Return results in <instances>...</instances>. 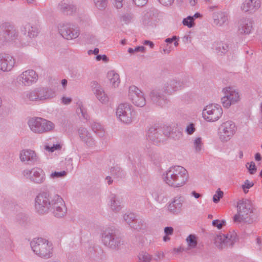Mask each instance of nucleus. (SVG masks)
I'll list each match as a JSON object with an SVG mask.
<instances>
[{
	"label": "nucleus",
	"instance_id": "nucleus-1",
	"mask_svg": "<svg viewBox=\"0 0 262 262\" xmlns=\"http://www.w3.org/2000/svg\"><path fill=\"white\" fill-rule=\"evenodd\" d=\"M184 87V82L180 79H170L163 84L162 88L153 90L150 97L154 103L162 107H165L168 102L165 94L172 95Z\"/></svg>",
	"mask_w": 262,
	"mask_h": 262
},
{
	"label": "nucleus",
	"instance_id": "nucleus-2",
	"mask_svg": "<svg viewBox=\"0 0 262 262\" xmlns=\"http://www.w3.org/2000/svg\"><path fill=\"white\" fill-rule=\"evenodd\" d=\"M164 182L169 186L174 188H180L185 185L189 180L187 170L181 166L169 167L162 174Z\"/></svg>",
	"mask_w": 262,
	"mask_h": 262
},
{
	"label": "nucleus",
	"instance_id": "nucleus-3",
	"mask_svg": "<svg viewBox=\"0 0 262 262\" xmlns=\"http://www.w3.org/2000/svg\"><path fill=\"white\" fill-rule=\"evenodd\" d=\"M57 94V91L54 88L40 86L26 92L24 94V97L30 101L45 102L55 98Z\"/></svg>",
	"mask_w": 262,
	"mask_h": 262
},
{
	"label": "nucleus",
	"instance_id": "nucleus-4",
	"mask_svg": "<svg viewBox=\"0 0 262 262\" xmlns=\"http://www.w3.org/2000/svg\"><path fill=\"white\" fill-rule=\"evenodd\" d=\"M30 246L33 252L40 257L48 259L53 256V244L47 239L35 238L30 242Z\"/></svg>",
	"mask_w": 262,
	"mask_h": 262
},
{
	"label": "nucleus",
	"instance_id": "nucleus-5",
	"mask_svg": "<svg viewBox=\"0 0 262 262\" xmlns=\"http://www.w3.org/2000/svg\"><path fill=\"white\" fill-rule=\"evenodd\" d=\"M237 213L233 217V221L235 223H244L251 224L252 219L250 214L253 213L252 203L249 200L242 199L237 203Z\"/></svg>",
	"mask_w": 262,
	"mask_h": 262
},
{
	"label": "nucleus",
	"instance_id": "nucleus-6",
	"mask_svg": "<svg viewBox=\"0 0 262 262\" xmlns=\"http://www.w3.org/2000/svg\"><path fill=\"white\" fill-rule=\"evenodd\" d=\"M116 114L117 119L122 123L129 125L136 119L137 112L129 103L119 104L116 108Z\"/></svg>",
	"mask_w": 262,
	"mask_h": 262
},
{
	"label": "nucleus",
	"instance_id": "nucleus-7",
	"mask_svg": "<svg viewBox=\"0 0 262 262\" xmlns=\"http://www.w3.org/2000/svg\"><path fill=\"white\" fill-rule=\"evenodd\" d=\"M30 129L35 134H41L52 131L55 124L52 121L41 117H32L28 121Z\"/></svg>",
	"mask_w": 262,
	"mask_h": 262
},
{
	"label": "nucleus",
	"instance_id": "nucleus-8",
	"mask_svg": "<svg viewBox=\"0 0 262 262\" xmlns=\"http://www.w3.org/2000/svg\"><path fill=\"white\" fill-rule=\"evenodd\" d=\"M223 96L221 103L224 107L229 108L232 105L238 103L241 99L239 90L233 86H226L222 89Z\"/></svg>",
	"mask_w": 262,
	"mask_h": 262
},
{
	"label": "nucleus",
	"instance_id": "nucleus-9",
	"mask_svg": "<svg viewBox=\"0 0 262 262\" xmlns=\"http://www.w3.org/2000/svg\"><path fill=\"white\" fill-rule=\"evenodd\" d=\"M237 131L235 123L231 120L223 121L218 128V136L220 140L223 143L230 141L234 136Z\"/></svg>",
	"mask_w": 262,
	"mask_h": 262
},
{
	"label": "nucleus",
	"instance_id": "nucleus-10",
	"mask_svg": "<svg viewBox=\"0 0 262 262\" xmlns=\"http://www.w3.org/2000/svg\"><path fill=\"white\" fill-rule=\"evenodd\" d=\"M53 195H51L49 192H41L37 194L35 198V208L41 214L47 213L51 208Z\"/></svg>",
	"mask_w": 262,
	"mask_h": 262
},
{
	"label": "nucleus",
	"instance_id": "nucleus-11",
	"mask_svg": "<svg viewBox=\"0 0 262 262\" xmlns=\"http://www.w3.org/2000/svg\"><path fill=\"white\" fill-rule=\"evenodd\" d=\"M57 28L60 35L68 40L78 38L80 33L79 28L70 23H60L58 25Z\"/></svg>",
	"mask_w": 262,
	"mask_h": 262
},
{
	"label": "nucleus",
	"instance_id": "nucleus-12",
	"mask_svg": "<svg viewBox=\"0 0 262 262\" xmlns=\"http://www.w3.org/2000/svg\"><path fill=\"white\" fill-rule=\"evenodd\" d=\"M22 174L26 179L35 184H42L46 179L45 171L38 167L26 168L22 171Z\"/></svg>",
	"mask_w": 262,
	"mask_h": 262
},
{
	"label": "nucleus",
	"instance_id": "nucleus-13",
	"mask_svg": "<svg viewBox=\"0 0 262 262\" xmlns=\"http://www.w3.org/2000/svg\"><path fill=\"white\" fill-rule=\"evenodd\" d=\"M223 114L221 106L218 104H209L203 110L202 116L207 122H213L220 119Z\"/></svg>",
	"mask_w": 262,
	"mask_h": 262
},
{
	"label": "nucleus",
	"instance_id": "nucleus-14",
	"mask_svg": "<svg viewBox=\"0 0 262 262\" xmlns=\"http://www.w3.org/2000/svg\"><path fill=\"white\" fill-rule=\"evenodd\" d=\"M236 233L232 231L227 234L216 235L214 238V243L217 248L222 249L232 247L236 242Z\"/></svg>",
	"mask_w": 262,
	"mask_h": 262
},
{
	"label": "nucleus",
	"instance_id": "nucleus-15",
	"mask_svg": "<svg viewBox=\"0 0 262 262\" xmlns=\"http://www.w3.org/2000/svg\"><path fill=\"white\" fill-rule=\"evenodd\" d=\"M50 210L53 215L57 218L64 217L67 209L63 199L58 194H54Z\"/></svg>",
	"mask_w": 262,
	"mask_h": 262
},
{
	"label": "nucleus",
	"instance_id": "nucleus-16",
	"mask_svg": "<svg viewBox=\"0 0 262 262\" xmlns=\"http://www.w3.org/2000/svg\"><path fill=\"white\" fill-rule=\"evenodd\" d=\"M170 134V130L168 127L165 130L162 128L151 127L147 132L146 138L154 144H159L163 142Z\"/></svg>",
	"mask_w": 262,
	"mask_h": 262
},
{
	"label": "nucleus",
	"instance_id": "nucleus-17",
	"mask_svg": "<svg viewBox=\"0 0 262 262\" xmlns=\"http://www.w3.org/2000/svg\"><path fill=\"white\" fill-rule=\"evenodd\" d=\"M38 75L33 70H27L20 74L16 79V82L21 86H29L35 83L38 80Z\"/></svg>",
	"mask_w": 262,
	"mask_h": 262
},
{
	"label": "nucleus",
	"instance_id": "nucleus-18",
	"mask_svg": "<svg viewBox=\"0 0 262 262\" xmlns=\"http://www.w3.org/2000/svg\"><path fill=\"white\" fill-rule=\"evenodd\" d=\"M101 240L103 244L111 248H117L121 243V239L117 236L113 230L106 229L101 234Z\"/></svg>",
	"mask_w": 262,
	"mask_h": 262
},
{
	"label": "nucleus",
	"instance_id": "nucleus-19",
	"mask_svg": "<svg viewBox=\"0 0 262 262\" xmlns=\"http://www.w3.org/2000/svg\"><path fill=\"white\" fill-rule=\"evenodd\" d=\"M184 198L177 195L171 199L166 205L167 210L170 214L178 215L181 213L184 203Z\"/></svg>",
	"mask_w": 262,
	"mask_h": 262
},
{
	"label": "nucleus",
	"instance_id": "nucleus-20",
	"mask_svg": "<svg viewBox=\"0 0 262 262\" xmlns=\"http://www.w3.org/2000/svg\"><path fill=\"white\" fill-rule=\"evenodd\" d=\"M253 20L249 17L241 18L238 23V33L244 35L250 34L253 29Z\"/></svg>",
	"mask_w": 262,
	"mask_h": 262
},
{
	"label": "nucleus",
	"instance_id": "nucleus-21",
	"mask_svg": "<svg viewBox=\"0 0 262 262\" xmlns=\"http://www.w3.org/2000/svg\"><path fill=\"white\" fill-rule=\"evenodd\" d=\"M15 64V59L8 54H0V70L4 72L10 71Z\"/></svg>",
	"mask_w": 262,
	"mask_h": 262
},
{
	"label": "nucleus",
	"instance_id": "nucleus-22",
	"mask_svg": "<svg viewBox=\"0 0 262 262\" xmlns=\"http://www.w3.org/2000/svg\"><path fill=\"white\" fill-rule=\"evenodd\" d=\"M261 6L260 0H245L241 6V10L248 14H253L256 12Z\"/></svg>",
	"mask_w": 262,
	"mask_h": 262
},
{
	"label": "nucleus",
	"instance_id": "nucleus-23",
	"mask_svg": "<svg viewBox=\"0 0 262 262\" xmlns=\"http://www.w3.org/2000/svg\"><path fill=\"white\" fill-rule=\"evenodd\" d=\"M80 140L89 147H93L95 145L96 142L92 134L84 127H80L78 130Z\"/></svg>",
	"mask_w": 262,
	"mask_h": 262
},
{
	"label": "nucleus",
	"instance_id": "nucleus-24",
	"mask_svg": "<svg viewBox=\"0 0 262 262\" xmlns=\"http://www.w3.org/2000/svg\"><path fill=\"white\" fill-rule=\"evenodd\" d=\"M19 158L21 162L30 164H34L38 161V157L35 151L29 149L21 150Z\"/></svg>",
	"mask_w": 262,
	"mask_h": 262
},
{
	"label": "nucleus",
	"instance_id": "nucleus-25",
	"mask_svg": "<svg viewBox=\"0 0 262 262\" xmlns=\"http://www.w3.org/2000/svg\"><path fill=\"white\" fill-rule=\"evenodd\" d=\"M92 90L97 99L102 103L106 104L109 101V98L105 93L103 88L97 82L94 81Z\"/></svg>",
	"mask_w": 262,
	"mask_h": 262
},
{
	"label": "nucleus",
	"instance_id": "nucleus-26",
	"mask_svg": "<svg viewBox=\"0 0 262 262\" xmlns=\"http://www.w3.org/2000/svg\"><path fill=\"white\" fill-rule=\"evenodd\" d=\"M21 32L29 38L36 37L39 33L38 27L33 24L26 23L20 27Z\"/></svg>",
	"mask_w": 262,
	"mask_h": 262
},
{
	"label": "nucleus",
	"instance_id": "nucleus-27",
	"mask_svg": "<svg viewBox=\"0 0 262 262\" xmlns=\"http://www.w3.org/2000/svg\"><path fill=\"white\" fill-rule=\"evenodd\" d=\"M212 18L215 26L223 27L228 23L229 13L226 11H216L213 13Z\"/></svg>",
	"mask_w": 262,
	"mask_h": 262
},
{
	"label": "nucleus",
	"instance_id": "nucleus-28",
	"mask_svg": "<svg viewBox=\"0 0 262 262\" xmlns=\"http://www.w3.org/2000/svg\"><path fill=\"white\" fill-rule=\"evenodd\" d=\"M58 9L67 15H72L76 12V7L70 0H63L58 5Z\"/></svg>",
	"mask_w": 262,
	"mask_h": 262
},
{
	"label": "nucleus",
	"instance_id": "nucleus-29",
	"mask_svg": "<svg viewBox=\"0 0 262 262\" xmlns=\"http://www.w3.org/2000/svg\"><path fill=\"white\" fill-rule=\"evenodd\" d=\"M109 199V205L111 210L116 212L119 211L122 208L121 198L114 194H111Z\"/></svg>",
	"mask_w": 262,
	"mask_h": 262
},
{
	"label": "nucleus",
	"instance_id": "nucleus-30",
	"mask_svg": "<svg viewBox=\"0 0 262 262\" xmlns=\"http://www.w3.org/2000/svg\"><path fill=\"white\" fill-rule=\"evenodd\" d=\"M151 195L158 203L162 204L167 200L168 195L165 190L158 189L152 192Z\"/></svg>",
	"mask_w": 262,
	"mask_h": 262
},
{
	"label": "nucleus",
	"instance_id": "nucleus-31",
	"mask_svg": "<svg viewBox=\"0 0 262 262\" xmlns=\"http://www.w3.org/2000/svg\"><path fill=\"white\" fill-rule=\"evenodd\" d=\"M5 37L8 41H13L16 39L18 36V32L16 28L13 25L7 26L5 32Z\"/></svg>",
	"mask_w": 262,
	"mask_h": 262
},
{
	"label": "nucleus",
	"instance_id": "nucleus-32",
	"mask_svg": "<svg viewBox=\"0 0 262 262\" xmlns=\"http://www.w3.org/2000/svg\"><path fill=\"white\" fill-rule=\"evenodd\" d=\"M107 78L112 87L114 88L118 87L120 79L118 73L113 70L110 71L107 73Z\"/></svg>",
	"mask_w": 262,
	"mask_h": 262
},
{
	"label": "nucleus",
	"instance_id": "nucleus-33",
	"mask_svg": "<svg viewBox=\"0 0 262 262\" xmlns=\"http://www.w3.org/2000/svg\"><path fill=\"white\" fill-rule=\"evenodd\" d=\"M212 49L217 53H225L229 49V45L222 41L214 42L212 45Z\"/></svg>",
	"mask_w": 262,
	"mask_h": 262
},
{
	"label": "nucleus",
	"instance_id": "nucleus-34",
	"mask_svg": "<svg viewBox=\"0 0 262 262\" xmlns=\"http://www.w3.org/2000/svg\"><path fill=\"white\" fill-rule=\"evenodd\" d=\"M110 173L114 179H119L123 178L125 177V172L122 168L116 165L110 169Z\"/></svg>",
	"mask_w": 262,
	"mask_h": 262
},
{
	"label": "nucleus",
	"instance_id": "nucleus-35",
	"mask_svg": "<svg viewBox=\"0 0 262 262\" xmlns=\"http://www.w3.org/2000/svg\"><path fill=\"white\" fill-rule=\"evenodd\" d=\"M76 113L80 118H82L85 120H88V114L87 113L86 109L83 106L82 102L78 101L77 103Z\"/></svg>",
	"mask_w": 262,
	"mask_h": 262
},
{
	"label": "nucleus",
	"instance_id": "nucleus-36",
	"mask_svg": "<svg viewBox=\"0 0 262 262\" xmlns=\"http://www.w3.org/2000/svg\"><path fill=\"white\" fill-rule=\"evenodd\" d=\"M144 95L143 93L136 86L131 85L128 88V99L136 100L135 98L139 95Z\"/></svg>",
	"mask_w": 262,
	"mask_h": 262
},
{
	"label": "nucleus",
	"instance_id": "nucleus-37",
	"mask_svg": "<svg viewBox=\"0 0 262 262\" xmlns=\"http://www.w3.org/2000/svg\"><path fill=\"white\" fill-rule=\"evenodd\" d=\"M191 144L195 152L200 153L203 149V143L201 137H198L194 138Z\"/></svg>",
	"mask_w": 262,
	"mask_h": 262
},
{
	"label": "nucleus",
	"instance_id": "nucleus-38",
	"mask_svg": "<svg viewBox=\"0 0 262 262\" xmlns=\"http://www.w3.org/2000/svg\"><path fill=\"white\" fill-rule=\"evenodd\" d=\"M91 126L93 131L100 138H103L104 136L105 131L100 123L94 122L91 124Z\"/></svg>",
	"mask_w": 262,
	"mask_h": 262
},
{
	"label": "nucleus",
	"instance_id": "nucleus-39",
	"mask_svg": "<svg viewBox=\"0 0 262 262\" xmlns=\"http://www.w3.org/2000/svg\"><path fill=\"white\" fill-rule=\"evenodd\" d=\"M186 242L187 244V249L189 250L196 248L198 241L197 236L194 234H190L186 238Z\"/></svg>",
	"mask_w": 262,
	"mask_h": 262
},
{
	"label": "nucleus",
	"instance_id": "nucleus-40",
	"mask_svg": "<svg viewBox=\"0 0 262 262\" xmlns=\"http://www.w3.org/2000/svg\"><path fill=\"white\" fill-rule=\"evenodd\" d=\"M136 100L130 99L132 102L136 106L143 107L146 104V100L144 95H139L135 98Z\"/></svg>",
	"mask_w": 262,
	"mask_h": 262
},
{
	"label": "nucleus",
	"instance_id": "nucleus-41",
	"mask_svg": "<svg viewBox=\"0 0 262 262\" xmlns=\"http://www.w3.org/2000/svg\"><path fill=\"white\" fill-rule=\"evenodd\" d=\"M61 148L62 144L60 143L54 144L52 145L47 144L45 146V149L49 152H53L55 151H59L61 149Z\"/></svg>",
	"mask_w": 262,
	"mask_h": 262
},
{
	"label": "nucleus",
	"instance_id": "nucleus-42",
	"mask_svg": "<svg viewBox=\"0 0 262 262\" xmlns=\"http://www.w3.org/2000/svg\"><path fill=\"white\" fill-rule=\"evenodd\" d=\"M131 228L136 230L137 231H140L141 230H143L145 229L146 226L145 224L143 221H135L133 224L130 226Z\"/></svg>",
	"mask_w": 262,
	"mask_h": 262
},
{
	"label": "nucleus",
	"instance_id": "nucleus-43",
	"mask_svg": "<svg viewBox=\"0 0 262 262\" xmlns=\"http://www.w3.org/2000/svg\"><path fill=\"white\" fill-rule=\"evenodd\" d=\"M139 260L138 262H150L151 256L147 252H142L138 255Z\"/></svg>",
	"mask_w": 262,
	"mask_h": 262
},
{
	"label": "nucleus",
	"instance_id": "nucleus-44",
	"mask_svg": "<svg viewBox=\"0 0 262 262\" xmlns=\"http://www.w3.org/2000/svg\"><path fill=\"white\" fill-rule=\"evenodd\" d=\"M135 215L133 213H125L123 215L124 220L130 226L133 222H135Z\"/></svg>",
	"mask_w": 262,
	"mask_h": 262
},
{
	"label": "nucleus",
	"instance_id": "nucleus-45",
	"mask_svg": "<svg viewBox=\"0 0 262 262\" xmlns=\"http://www.w3.org/2000/svg\"><path fill=\"white\" fill-rule=\"evenodd\" d=\"M183 25L187 26L188 28H192L194 26L193 17L189 16L184 18L182 21Z\"/></svg>",
	"mask_w": 262,
	"mask_h": 262
},
{
	"label": "nucleus",
	"instance_id": "nucleus-46",
	"mask_svg": "<svg viewBox=\"0 0 262 262\" xmlns=\"http://www.w3.org/2000/svg\"><path fill=\"white\" fill-rule=\"evenodd\" d=\"M67 174V172L65 171H54L52 172L50 174V179H56L59 178H62L64 177Z\"/></svg>",
	"mask_w": 262,
	"mask_h": 262
},
{
	"label": "nucleus",
	"instance_id": "nucleus-47",
	"mask_svg": "<svg viewBox=\"0 0 262 262\" xmlns=\"http://www.w3.org/2000/svg\"><path fill=\"white\" fill-rule=\"evenodd\" d=\"M95 5L99 9L105 8L107 5V0H93Z\"/></svg>",
	"mask_w": 262,
	"mask_h": 262
},
{
	"label": "nucleus",
	"instance_id": "nucleus-48",
	"mask_svg": "<svg viewBox=\"0 0 262 262\" xmlns=\"http://www.w3.org/2000/svg\"><path fill=\"white\" fill-rule=\"evenodd\" d=\"M246 166L251 174H253L256 172L257 168L254 162L248 163Z\"/></svg>",
	"mask_w": 262,
	"mask_h": 262
},
{
	"label": "nucleus",
	"instance_id": "nucleus-49",
	"mask_svg": "<svg viewBox=\"0 0 262 262\" xmlns=\"http://www.w3.org/2000/svg\"><path fill=\"white\" fill-rule=\"evenodd\" d=\"M224 193L220 189H218L213 196V201L215 203L219 202L220 200L223 196Z\"/></svg>",
	"mask_w": 262,
	"mask_h": 262
},
{
	"label": "nucleus",
	"instance_id": "nucleus-50",
	"mask_svg": "<svg viewBox=\"0 0 262 262\" xmlns=\"http://www.w3.org/2000/svg\"><path fill=\"white\" fill-rule=\"evenodd\" d=\"M145 47L144 46H138L136 47L135 48H129L128 49V52L130 53L133 54L135 52H142L143 53L145 52Z\"/></svg>",
	"mask_w": 262,
	"mask_h": 262
},
{
	"label": "nucleus",
	"instance_id": "nucleus-51",
	"mask_svg": "<svg viewBox=\"0 0 262 262\" xmlns=\"http://www.w3.org/2000/svg\"><path fill=\"white\" fill-rule=\"evenodd\" d=\"M225 223L226 222L224 220L220 221L219 220H215L212 221V224L214 227H217V229H220L225 225Z\"/></svg>",
	"mask_w": 262,
	"mask_h": 262
},
{
	"label": "nucleus",
	"instance_id": "nucleus-52",
	"mask_svg": "<svg viewBox=\"0 0 262 262\" xmlns=\"http://www.w3.org/2000/svg\"><path fill=\"white\" fill-rule=\"evenodd\" d=\"M195 130V128L193 123H190L186 128V132L188 135H192Z\"/></svg>",
	"mask_w": 262,
	"mask_h": 262
},
{
	"label": "nucleus",
	"instance_id": "nucleus-53",
	"mask_svg": "<svg viewBox=\"0 0 262 262\" xmlns=\"http://www.w3.org/2000/svg\"><path fill=\"white\" fill-rule=\"evenodd\" d=\"M171 138L174 139V140H178L182 138V133L179 130H176L174 132H172L170 134Z\"/></svg>",
	"mask_w": 262,
	"mask_h": 262
},
{
	"label": "nucleus",
	"instance_id": "nucleus-54",
	"mask_svg": "<svg viewBox=\"0 0 262 262\" xmlns=\"http://www.w3.org/2000/svg\"><path fill=\"white\" fill-rule=\"evenodd\" d=\"M158 1L163 6L169 7L172 5L174 0H158Z\"/></svg>",
	"mask_w": 262,
	"mask_h": 262
},
{
	"label": "nucleus",
	"instance_id": "nucleus-55",
	"mask_svg": "<svg viewBox=\"0 0 262 262\" xmlns=\"http://www.w3.org/2000/svg\"><path fill=\"white\" fill-rule=\"evenodd\" d=\"M254 185V183L252 182L249 181L248 180H246L244 183L242 185V189H250V188L252 187Z\"/></svg>",
	"mask_w": 262,
	"mask_h": 262
},
{
	"label": "nucleus",
	"instance_id": "nucleus-56",
	"mask_svg": "<svg viewBox=\"0 0 262 262\" xmlns=\"http://www.w3.org/2000/svg\"><path fill=\"white\" fill-rule=\"evenodd\" d=\"M134 3L138 7H142L145 5L148 0H133Z\"/></svg>",
	"mask_w": 262,
	"mask_h": 262
},
{
	"label": "nucleus",
	"instance_id": "nucleus-57",
	"mask_svg": "<svg viewBox=\"0 0 262 262\" xmlns=\"http://www.w3.org/2000/svg\"><path fill=\"white\" fill-rule=\"evenodd\" d=\"M72 102V98L71 97H67L63 96L61 98V102L64 105H68Z\"/></svg>",
	"mask_w": 262,
	"mask_h": 262
},
{
	"label": "nucleus",
	"instance_id": "nucleus-58",
	"mask_svg": "<svg viewBox=\"0 0 262 262\" xmlns=\"http://www.w3.org/2000/svg\"><path fill=\"white\" fill-rule=\"evenodd\" d=\"M96 59L97 61L102 60L104 62H107L108 60L107 57L105 55H97L96 57Z\"/></svg>",
	"mask_w": 262,
	"mask_h": 262
},
{
	"label": "nucleus",
	"instance_id": "nucleus-59",
	"mask_svg": "<svg viewBox=\"0 0 262 262\" xmlns=\"http://www.w3.org/2000/svg\"><path fill=\"white\" fill-rule=\"evenodd\" d=\"M173 229L171 227H166L164 228V233L166 235H171Z\"/></svg>",
	"mask_w": 262,
	"mask_h": 262
},
{
	"label": "nucleus",
	"instance_id": "nucleus-60",
	"mask_svg": "<svg viewBox=\"0 0 262 262\" xmlns=\"http://www.w3.org/2000/svg\"><path fill=\"white\" fill-rule=\"evenodd\" d=\"M112 1L114 2L115 6L116 7V8L120 9L122 7L123 0H112Z\"/></svg>",
	"mask_w": 262,
	"mask_h": 262
},
{
	"label": "nucleus",
	"instance_id": "nucleus-61",
	"mask_svg": "<svg viewBox=\"0 0 262 262\" xmlns=\"http://www.w3.org/2000/svg\"><path fill=\"white\" fill-rule=\"evenodd\" d=\"M132 17L129 15H124L121 17V20L125 23H128L131 20Z\"/></svg>",
	"mask_w": 262,
	"mask_h": 262
},
{
	"label": "nucleus",
	"instance_id": "nucleus-62",
	"mask_svg": "<svg viewBox=\"0 0 262 262\" xmlns=\"http://www.w3.org/2000/svg\"><path fill=\"white\" fill-rule=\"evenodd\" d=\"M171 51V47H169L168 45H166L165 48H164L162 51H161V52L162 53L168 54L170 53Z\"/></svg>",
	"mask_w": 262,
	"mask_h": 262
},
{
	"label": "nucleus",
	"instance_id": "nucleus-63",
	"mask_svg": "<svg viewBox=\"0 0 262 262\" xmlns=\"http://www.w3.org/2000/svg\"><path fill=\"white\" fill-rule=\"evenodd\" d=\"M179 40V37L176 36H173L171 38H167L165 40L166 43H170L174 40Z\"/></svg>",
	"mask_w": 262,
	"mask_h": 262
},
{
	"label": "nucleus",
	"instance_id": "nucleus-64",
	"mask_svg": "<svg viewBox=\"0 0 262 262\" xmlns=\"http://www.w3.org/2000/svg\"><path fill=\"white\" fill-rule=\"evenodd\" d=\"M260 117L259 120L258 126L262 129V102L260 105Z\"/></svg>",
	"mask_w": 262,
	"mask_h": 262
}]
</instances>
